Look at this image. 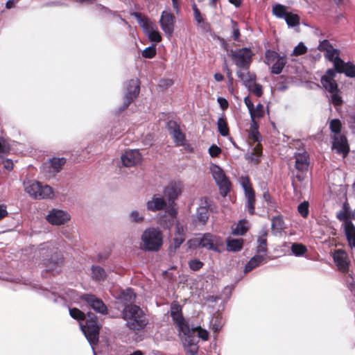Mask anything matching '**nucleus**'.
<instances>
[{
    "label": "nucleus",
    "mask_w": 355,
    "mask_h": 355,
    "mask_svg": "<svg viewBox=\"0 0 355 355\" xmlns=\"http://www.w3.org/2000/svg\"><path fill=\"white\" fill-rule=\"evenodd\" d=\"M122 318L125 321V326L132 331H139L145 328L148 320L144 311L135 304L125 306L122 312Z\"/></svg>",
    "instance_id": "obj_1"
},
{
    "label": "nucleus",
    "mask_w": 355,
    "mask_h": 355,
    "mask_svg": "<svg viewBox=\"0 0 355 355\" xmlns=\"http://www.w3.org/2000/svg\"><path fill=\"white\" fill-rule=\"evenodd\" d=\"M37 253L42 257V265L47 271H53L56 269L62 259V256L58 252V249L49 242L41 244Z\"/></svg>",
    "instance_id": "obj_2"
},
{
    "label": "nucleus",
    "mask_w": 355,
    "mask_h": 355,
    "mask_svg": "<svg viewBox=\"0 0 355 355\" xmlns=\"http://www.w3.org/2000/svg\"><path fill=\"white\" fill-rule=\"evenodd\" d=\"M80 326L87 340L92 346V350L94 351L93 345L97 344L98 342L100 330V325L98 324L96 315L93 313L88 312L85 324L83 325L80 322ZM94 354H95V352H94Z\"/></svg>",
    "instance_id": "obj_3"
},
{
    "label": "nucleus",
    "mask_w": 355,
    "mask_h": 355,
    "mask_svg": "<svg viewBox=\"0 0 355 355\" xmlns=\"http://www.w3.org/2000/svg\"><path fill=\"white\" fill-rule=\"evenodd\" d=\"M162 233L155 227L147 228L142 233V249L146 251H158L162 245Z\"/></svg>",
    "instance_id": "obj_4"
},
{
    "label": "nucleus",
    "mask_w": 355,
    "mask_h": 355,
    "mask_svg": "<svg viewBox=\"0 0 355 355\" xmlns=\"http://www.w3.org/2000/svg\"><path fill=\"white\" fill-rule=\"evenodd\" d=\"M189 247L196 245L208 250L219 252L220 248L223 245V240L221 237L211 233H205L200 237L196 238L188 241Z\"/></svg>",
    "instance_id": "obj_5"
},
{
    "label": "nucleus",
    "mask_w": 355,
    "mask_h": 355,
    "mask_svg": "<svg viewBox=\"0 0 355 355\" xmlns=\"http://www.w3.org/2000/svg\"><path fill=\"white\" fill-rule=\"evenodd\" d=\"M25 191L35 199L51 198L53 196L52 188L35 180H28L24 183Z\"/></svg>",
    "instance_id": "obj_6"
},
{
    "label": "nucleus",
    "mask_w": 355,
    "mask_h": 355,
    "mask_svg": "<svg viewBox=\"0 0 355 355\" xmlns=\"http://www.w3.org/2000/svg\"><path fill=\"white\" fill-rule=\"evenodd\" d=\"M178 331L187 354L196 355L198 349V339L196 336V329H191L187 324Z\"/></svg>",
    "instance_id": "obj_7"
},
{
    "label": "nucleus",
    "mask_w": 355,
    "mask_h": 355,
    "mask_svg": "<svg viewBox=\"0 0 355 355\" xmlns=\"http://www.w3.org/2000/svg\"><path fill=\"white\" fill-rule=\"evenodd\" d=\"M254 53L248 47L231 50L230 57L239 69H249L252 61Z\"/></svg>",
    "instance_id": "obj_8"
},
{
    "label": "nucleus",
    "mask_w": 355,
    "mask_h": 355,
    "mask_svg": "<svg viewBox=\"0 0 355 355\" xmlns=\"http://www.w3.org/2000/svg\"><path fill=\"white\" fill-rule=\"evenodd\" d=\"M335 71L329 69L321 78V84L324 88L331 94V101L335 105L342 103L341 97L338 94V85L335 80Z\"/></svg>",
    "instance_id": "obj_9"
},
{
    "label": "nucleus",
    "mask_w": 355,
    "mask_h": 355,
    "mask_svg": "<svg viewBox=\"0 0 355 355\" xmlns=\"http://www.w3.org/2000/svg\"><path fill=\"white\" fill-rule=\"evenodd\" d=\"M209 171L218 187L220 193L224 197L226 196L230 191L231 182L224 171L215 164H210Z\"/></svg>",
    "instance_id": "obj_10"
},
{
    "label": "nucleus",
    "mask_w": 355,
    "mask_h": 355,
    "mask_svg": "<svg viewBox=\"0 0 355 355\" xmlns=\"http://www.w3.org/2000/svg\"><path fill=\"white\" fill-rule=\"evenodd\" d=\"M140 92V81L139 79H131L128 81L126 86V91L124 95V102L123 106L120 107V111L128 108L129 105L135 101Z\"/></svg>",
    "instance_id": "obj_11"
},
{
    "label": "nucleus",
    "mask_w": 355,
    "mask_h": 355,
    "mask_svg": "<svg viewBox=\"0 0 355 355\" xmlns=\"http://www.w3.org/2000/svg\"><path fill=\"white\" fill-rule=\"evenodd\" d=\"M166 126L175 146H184L187 142L186 136L181 130L180 125L175 121H169Z\"/></svg>",
    "instance_id": "obj_12"
},
{
    "label": "nucleus",
    "mask_w": 355,
    "mask_h": 355,
    "mask_svg": "<svg viewBox=\"0 0 355 355\" xmlns=\"http://www.w3.org/2000/svg\"><path fill=\"white\" fill-rule=\"evenodd\" d=\"M80 299L85 302L96 312L103 315L107 313V308L104 302L93 294H83Z\"/></svg>",
    "instance_id": "obj_13"
},
{
    "label": "nucleus",
    "mask_w": 355,
    "mask_h": 355,
    "mask_svg": "<svg viewBox=\"0 0 355 355\" xmlns=\"http://www.w3.org/2000/svg\"><path fill=\"white\" fill-rule=\"evenodd\" d=\"M70 218L71 216L67 211L58 209H52L46 216V220L53 225H64Z\"/></svg>",
    "instance_id": "obj_14"
},
{
    "label": "nucleus",
    "mask_w": 355,
    "mask_h": 355,
    "mask_svg": "<svg viewBox=\"0 0 355 355\" xmlns=\"http://www.w3.org/2000/svg\"><path fill=\"white\" fill-rule=\"evenodd\" d=\"M175 21V17L170 11L164 10L162 12L159 19L160 26L168 37H171L174 31Z\"/></svg>",
    "instance_id": "obj_15"
},
{
    "label": "nucleus",
    "mask_w": 355,
    "mask_h": 355,
    "mask_svg": "<svg viewBox=\"0 0 355 355\" xmlns=\"http://www.w3.org/2000/svg\"><path fill=\"white\" fill-rule=\"evenodd\" d=\"M182 306L178 302H173L171 305V316L178 329L189 324L182 315Z\"/></svg>",
    "instance_id": "obj_16"
},
{
    "label": "nucleus",
    "mask_w": 355,
    "mask_h": 355,
    "mask_svg": "<svg viewBox=\"0 0 355 355\" xmlns=\"http://www.w3.org/2000/svg\"><path fill=\"white\" fill-rule=\"evenodd\" d=\"M183 189V184L180 181H173L164 188V196L168 200L174 201L181 194Z\"/></svg>",
    "instance_id": "obj_17"
},
{
    "label": "nucleus",
    "mask_w": 355,
    "mask_h": 355,
    "mask_svg": "<svg viewBox=\"0 0 355 355\" xmlns=\"http://www.w3.org/2000/svg\"><path fill=\"white\" fill-rule=\"evenodd\" d=\"M141 155L138 150H129L121 156V162L123 166L132 167L141 162Z\"/></svg>",
    "instance_id": "obj_18"
},
{
    "label": "nucleus",
    "mask_w": 355,
    "mask_h": 355,
    "mask_svg": "<svg viewBox=\"0 0 355 355\" xmlns=\"http://www.w3.org/2000/svg\"><path fill=\"white\" fill-rule=\"evenodd\" d=\"M333 259L340 271L343 272L348 271L349 260L347 254L345 251L342 250H336Z\"/></svg>",
    "instance_id": "obj_19"
},
{
    "label": "nucleus",
    "mask_w": 355,
    "mask_h": 355,
    "mask_svg": "<svg viewBox=\"0 0 355 355\" xmlns=\"http://www.w3.org/2000/svg\"><path fill=\"white\" fill-rule=\"evenodd\" d=\"M332 148L336 150L338 154H341L345 157L349 151V147L347 140L344 135H335L332 143Z\"/></svg>",
    "instance_id": "obj_20"
},
{
    "label": "nucleus",
    "mask_w": 355,
    "mask_h": 355,
    "mask_svg": "<svg viewBox=\"0 0 355 355\" xmlns=\"http://www.w3.org/2000/svg\"><path fill=\"white\" fill-rule=\"evenodd\" d=\"M167 203L164 197L159 195H154L151 200L146 202V208L150 211H157L164 209Z\"/></svg>",
    "instance_id": "obj_21"
},
{
    "label": "nucleus",
    "mask_w": 355,
    "mask_h": 355,
    "mask_svg": "<svg viewBox=\"0 0 355 355\" xmlns=\"http://www.w3.org/2000/svg\"><path fill=\"white\" fill-rule=\"evenodd\" d=\"M185 241V228L179 223L176 224L174 232V238L173 239L171 248H173L174 250L178 249Z\"/></svg>",
    "instance_id": "obj_22"
},
{
    "label": "nucleus",
    "mask_w": 355,
    "mask_h": 355,
    "mask_svg": "<svg viewBox=\"0 0 355 355\" xmlns=\"http://www.w3.org/2000/svg\"><path fill=\"white\" fill-rule=\"evenodd\" d=\"M339 73H345L346 76L355 78V65L350 62H345L342 60V63L338 64L335 69H333Z\"/></svg>",
    "instance_id": "obj_23"
},
{
    "label": "nucleus",
    "mask_w": 355,
    "mask_h": 355,
    "mask_svg": "<svg viewBox=\"0 0 355 355\" xmlns=\"http://www.w3.org/2000/svg\"><path fill=\"white\" fill-rule=\"evenodd\" d=\"M196 217L199 223L205 225L207 223L209 217V209L207 201L202 202L198 207Z\"/></svg>",
    "instance_id": "obj_24"
},
{
    "label": "nucleus",
    "mask_w": 355,
    "mask_h": 355,
    "mask_svg": "<svg viewBox=\"0 0 355 355\" xmlns=\"http://www.w3.org/2000/svg\"><path fill=\"white\" fill-rule=\"evenodd\" d=\"M91 279L95 282H104L107 277V273L103 268L97 265H92L91 266L90 272Z\"/></svg>",
    "instance_id": "obj_25"
},
{
    "label": "nucleus",
    "mask_w": 355,
    "mask_h": 355,
    "mask_svg": "<svg viewBox=\"0 0 355 355\" xmlns=\"http://www.w3.org/2000/svg\"><path fill=\"white\" fill-rule=\"evenodd\" d=\"M241 70L242 69L237 70L236 76L241 80H242L243 84L246 87L250 89L252 83L256 80V75L250 73L249 69L243 70L244 71H242Z\"/></svg>",
    "instance_id": "obj_26"
},
{
    "label": "nucleus",
    "mask_w": 355,
    "mask_h": 355,
    "mask_svg": "<svg viewBox=\"0 0 355 355\" xmlns=\"http://www.w3.org/2000/svg\"><path fill=\"white\" fill-rule=\"evenodd\" d=\"M345 234L351 248H355V227L350 220L345 222Z\"/></svg>",
    "instance_id": "obj_27"
},
{
    "label": "nucleus",
    "mask_w": 355,
    "mask_h": 355,
    "mask_svg": "<svg viewBox=\"0 0 355 355\" xmlns=\"http://www.w3.org/2000/svg\"><path fill=\"white\" fill-rule=\"evenodd\" d=\"M340 51L334 47L327 50L324 52L325 58L330 62H332L334 66V69L338 66L339 63H342V59L339 57Z\"/></svg>",
    "instance_id": "obj_28"
},
{
    "label": "nucleus",
    "mask_w": 355,
    "mask_h": 355,
    "mask_svg": "<svg viewBox=\"0 0 355 355\" xmlns=\"http://www.w3.org/2000/svg\"><path fill=\"white\" fill-rule=\"evenodd\" d=\"M284 228V221L281 216H273L271 218V229L274 234H280Z\"/></svg>",
    "instance_id": "obj_29"
},
{
    "label": "nucleus",
    "mask_w": 355,
    "mask_h": 355,
    "mask_svg": "<svg viewBox=\"0 0 355 355\" xmlns=\"http://www.w3.org/2000/svg\"><path fill=\"white\" fill-rule=\"evenodd\" d=\"M295 168L301 171L307 170L309 166V156L306 153H299L295 157Z\"/></svg>",
    "instance_id": "obj_30"
},
{
    "label": "nucleus",
    "mask_w": 355,
    "mask_h": 355,
    "mask_svg": "<svg viewBox=\"0 0 355 355\" xmlns=\"http://www.w3.org/2000/svg\"><path fill=\"white\" fill-rule=\"evenodd\" d=\"M265 260L263 255L257 254L250 259L245 266V273L249 272L256 267L259 266Z\"/></svg>",
    "instance_id": "obj_31"
},
{
    "label": "nucleus",
    "mask_w": 355,
    "mask_h": 355,
    "mask_svg": "<svg viewBox=\"0 0 355 355\" xmlns=\"http://www.w3.org/2000/svg\"><path fill=\"white\" fill-rule=\"evenodd\" d=\"M261 148L259 144H257L251 152L245 155V159L249 162L257 164L259 162L261 155Z\"/></svg>",
    "instance_id": "obj_32"
},
{
    "label": "nucleus",
    "mask_w": 355,
    "mask_h": 355,
    "mask_svg": "<svg viewBox=\"0 0 355 355\" xmlns=\"http://www.w3.org/2000/svg\"><path fill=\"white\" fill-rule=\"evenodd\" d=\"M267 230H262L261 235L257 239L258 245L257 246V252L263 253L264 254L267 252Z\"/></svg>",
    "instance_id": "obj_33"
},
{
    "label": "nucleus",
    "mask_w": 355,
    "mask_h": 355,
    "mask_svg": "<svg viewBox=\"0 0 355 355\" xmlns=\"http://www.w3.org/2000/svg\"><path fill=\"white\" fill-rule=\"evenodd\" d=\"M286 64V59L284 56H281L277 58L275 62L272 64L270 71L273 74H280Z\"/></svg>",
    "instance_id": "obj_34"
},
{
    "label": "nucleus",
    "mask_w": 355,
    "mask_h": 355,
    "mask_svg": "<svg viewBox=\"0 0 355 355\" xmlns=\"http://www.w3.org/2000/svg\"><path fill=\"white\" fill-rule=\"evenodd\" d=\"M243 239H227V249L231 252H238L243 246Z\"/></svg>",
    "instance_id": "obj_35"
},
{
    "label": "nucleus",
    "mask_w": 355,
    "mask_h": 355,
    "mask_svg": "<svg viewBox=\"0 0 355 355\" xmlns=\"http://www.w3.org/2000/svg\"><path fill=\"white\" fill-rule=\"evenodd\" d=\"M246 198L245 209L251 215L255 213V193L254 192L248 191V194H245Z\"/></svg>",
    "instance_id": "obj_36"
},
{
    "label": "nucleus",
    "mask_w": 355,
    "mask_h": 355,
    "mask_svg": "<svg viewBox=\"0 0 355 355\" xmlns=\"http://www.w3.org/2000/svg\"><path fill=\"white\" fill-rule=\"evenodd\" d=\"M144 33L151 42L158 43L162 40V36L155 24L150 27L149 29H147Z\"/></svg>",
    "instance_id": "obj_37"
},
{
    "label": "nucleus",
    "mask_w": 355,
    "mask_h": 355,
    "mask_svg": "<svg viewBox=\"0 0 355 355\" xmlns=\"http://www.w3.org/2000/svg\"><path fill=\"white\" fill-rule=\"evenodd\" d=\"M136 298V295L132 288H126L125 290L123 291L120 295L119 299L125 302H130L132 303L135 301Z\"/></svg>",
    "instance_id": "obj_38"
},
{
    "label": "nucleus",
    "mask_w": 355,
    "mask_h": 355,
    "mask_svg": "<svg viewBox=\"0 0 355 355\" xmlns=\"http://www.w3.org/2000/svg\"><path fill=\"white\" fill-rule=\"evenodd\" d=\"M135 16L144 32H145L147 29H149V28L154 24L147 17L142 16L140 13H135Z\"/></svg>",
    "instance_id": "obj_39"
},
{
    "label": "nucleus",
    "mask_w": 355,
    "mask_h": 355,
    "mask_svg": "<svg viewBox=\"0 0 355 355\" xmlns=\"http://www.w3.org/2000/svg\"><path fill=\"white\" fill-rule=\"evenodd\" d=\"M217 127L219 133L223 136H227L229 135V128L226 121V119L224 117L218 118L217 121Z\"/></svg>",
    "instance_id": "obj_40"
},
{
    "label": "nucleus",
    "mask_w": 355,
    "mask_h": 355,
    "mask_svg": "<svg viewBox=\"0 0 355 355\" xmlns=\"http://www.w3.org/2000/svg\"><path fill=\"white\" fill-rule=\"evenodd\" d=\"M288 12L286 7L282 4L277 3L272 6V14L278 18H284Z\"/></svg>",
    "instance_id": "obj_41"
},
{
    "label": "nucleus",
    "mask_w": 355,
    "mask_h": 355,
    "mask_svg": "<svg viewBox=\"0 0 355 355\" xmlns=\"http://www.w3.org/2000/svg\"><path fill=\"white\" fill-rule=\"evenodd\" d=\"M223 324L224 322L223 318L220 315L213 317L210 322L211 329L215 333H218L222 329Z\"/></svg>",
    "instance_id": "obj_42"
},
{
    "label": "nucleus",
    "mask_w": 355,
    "mask_h": 355,
    "mask_svg": "<svg viewBox=\"0 0 355 355\" xmlns=\"http://www.w3.org/2000/svg\"><path fill=\"white\" fill-rule=\"evenodd\" d=\"M280 57L279 54L272 50H266L265 52L264 62L268 66L272 65L275 60Z\"/></svg>",
    "instance_id": "obj_43"
},
{
    "label": "nucleus",
    "mask_w": 355,
    "mask_h": 355,
    "mask_svg": "<svg viewBox=\"0 0 355 355\" xmlns=\"http://www.w3.org/2000/svg\"><path fill=\"white\" fill-rule=\"evenodd\" d=\"M284 19L289 27H294L299 24V17L292 12H288Z\"/></svg>",
    "instance_id": "obj_44"
},
{
    "label": "nucleus",
    "mask_w": 355,
    "mask_h": 355,
    "mask_svg": "<svg viewBox=\"0 0 355 355\" xmlns=\"http://www.w3.org/2000/svg\"><path fill=\"white\" fill-rule=\"evenodd\" d=\"M264 115V107L261 103H258L256 107H254V112L252 115H250V118L253 123H255V119H259Z\"/></svg>",
    "instance_id": "obj_45"
},
{
    "label": "nucleus",
    "mask_w": 355,
    "mask_h": 355,
    "mask_svg": "<svg viewBox=\"0 0 355 355\" xmlns=\"http://www.w3.org/2000/svg\"><path fill=\"white\" fill-rule=\"evenodd\" d=\"M66 162V159L61 157V158H53L51 160V166L53 168L54 172H59L60 168Z\"/></svg>",
    "instance_id": "obj_46"
},
{
    "label": "nucleus",
    "mask_w": 355,
    "mask_h": 355,
    "mask_svg": "<svg viewBox=\"0 0 355 355\" xmlns=\"http://www.w3.org/2000/svg\"><path fill=\"white\" fill-rule=\"evenodd\" d=\"M305 245L301 243H293L291 245V251L295 256H302L306 252Z\"/></svg>",
    "instance_id": "obj_47"
},
{
    "label": "nucleus",
    "mask_w": 355,
    "mask_h": 355,
    "mask_svg": "<svg viewBox=\"0 0 355 355\" xmlns=\"http://www.w3.org/2000/svg\"><path fill=\"white\" fill-rule=\"evenodd\" d=\"M240 184L242 188L244 190L245 194H248V191L249 192H254L253 189L252 188L250 180L247 176H242L240 178Z\"/></svg>",
    "instance_id": "obj_48"
},
{
    "label": "nucleus",
    "mask_w": 355,
    "mask_h": 355,
    "mask_svg": "<svg viewBox=\"0 0 355 355\" xmlns=\"http://www.w3.org/2000/svg\"><path fill=\"white\" fill-rule=\"evenodd\" d=\"M249 139L254 142H259L261 140V136L258 131L257 127L255 123L251 125V130L249 132Z\"/></svg>",
    "instance_id": "obj_49"
},
{
    "label": "nucleus",
    "mask_w": 355,
    "mask_h": 355,
    "mask_svg": "<svg viewBox=\"0 0 355 355\" xmlns=\"http://www.w3.org/2000/svg\"><path fill=\"white\" fill-rule=\"evenodd\" d=\"M130 220L132 223H140L144 220V216L137 210L132 211L129 214Z\"/></svg>",
    "instance_id": "obj_50"
},
{
    "label": "nucleus",
    "mask_w": 355,
    "mask_h": 355,
    "mask_svg": "<svg viewBox=\"0 0 355 355\" xmlns=\"http://www.w3.org/2000/svg\"><path fill=\"white\" fill-rule=\"evenodd\" d=\"M69 311L70 316L78 321L83 320L85 318V313L77 308H69Z\"/></svg>",
    "instance_id": "obj_51"
},
{
    "label": "nucleus",
    "mask_w": 355,
    "mask_h": 355,
    "mask_svg": "<svg viewBox=\"0 0 355 355\" xmlns=\"http://www.w3.org/2000/svg\"><path fill=\"white\" fill-rule=\"evenodd\" d=\"M248 230V227L245 225V222L242 220L239 221L236 227L233 230L232 234L234 235H244Z\"/></svg>",
    "instance_id": "obj_52"
},
{
    "label": "nucleus",
    "mask_w": 355,
    "mask_h": 355,
    "mask_svg": "<svg viewBox=\"0 0 355 355\" xmlns=\"http://www.w3.org/2000/svg\"><path fill=\"white\" fill-rule=\"evenodd\" d=\"M189 267L193 271H198L204 266L203 262L198 259H192L189 261Z\"/></svg>",
    "instance_id": "obj_53"
},
{
    "label": "nucleus",
    "mask_w": 355,
    "mask_h": 355,
    "mask_svg": "<svg viewBox=\"0 0 355 355\" xmlns=\"http://www.w3.org/2000/svg\"><path fill=\"white\" fill-rule=\"evenodd\" d=\"M307 48L306 46L302 43L300 42L298 45H297L292 53V55L298 56L303 55L306 53Z\"/></svg>",
    "instance_id": "obj_54"
},
{
    "label": "nucleus",
    "mask_w": 355,
    "mask_h": 355,
    "mask_svg": "<svg viewBox=\"0 0 355 355\" xmlns=\"http://www.w3.org/2000/svg\"><path fill=\"white\" fill-rule=\"evenodd\" d=\"M329 128L335 134H339L341 129V123L338 119H333L330 121Z\"/></svg>",
    "instance_id": "obj_55"
},
{
    "label": "nucleus",
    "mask_w": 355,
    "mask_h": 355,
    "mask_svg": "<svg viewBox=\"0 0 355 355\" xmlns=\"http://www.w3.org/2000/svg\"><path fill=\"white\" fill-rule=\"evenodd\" d=\"M248 89L257 97H260L263 94L262 86L260 84L255 83V81L252 83L250 89Z\"/></svg>",
    "instance_id": "obj_56"
},
{
    "label": "nucleus",
    "mask_w": 355,
    "mask_h": 355,
    "mask_svg": "<svg viewBox=\"0 0 355 355\" xmlns=\"http://www.w3.org/2000/svg\"><path fill=\"white\" fill-rule=\"evenodd\" d=\"M298 212L304 218H306L309 214V202L304 201L300 203L297 207Z\"/></svg>",
    "instance_id": "obj_57"
},
{
    "label": "nucleus",
    "mask_w": 355,
    "mask_h": 355,
    "mask_svg": "<svg viewBox=\"0 0 355 355\" xmlns=\"http://www.w3.org/2000/svg\"><path fill=\"white\" fill-rule=\"evenodd\" d=\"M156 52L155 46H150L142 51V56L146 58H153L156 55Z\"/></svg>",
    "instance_id": "obj_58"
},
{
    "label": "nucleus",
    "mask_w": 355,
    "mask_h": 355,
    "mask_svg": "<svg viewBox=\"0 0 355 355\" xmlns=\"http://www.w3.org/2000/svg\"><path fill=\"white\" fill-rule=\"evenodd\" d=\"M192 9H193V15H194V18H195V20L196 21V22L199 24H202L204 22V19L199 10V9L198 8L197 6L196 3H193L192 5Z\"/></svg>",
    "instance_id": "obj_59"
},
{
    "label": "nucleus",
    "mask_w": 355,
    "mask_h": 355,
    "mask_svg": "<svg viewBox=\"0 0 355 355\" xmlns=\"http://www.w3.org/2000/svg\"><path fill=\"white\" fill-rule=\"evenodd\" d=\"M191 329H196V333L198 332V338H200L203 340L208 339L209 334L207 330L202 329L200 326L192 327Z\"/></svg>",
    "instance_id": "obj_60"
},
{
    "label": "nucleus",
    "mask_w": 355,
    "mask_h": 355,
    "mask_svg": "<svg viewBox=\"0 0 355 355\" xmlns=\"http://www.w3.org/2000/svg\"><path fill=\"white\" fill-rule=\"evenodd\" d=\"M346 284L347 288L350 290L352 293L355 296V282L354 278L352 276L346 277Z\"/></svg>",
    "instance_id": "obj_61"
},
{
    "label": "nucleus",
    "mask_w": 355,
    "mask_h": 355,
    "mask_svg": "<svg viewBox=\"0 0 355 355\" xmlns=\"http://www.w3.org/2000/svg\"><path fill=\"white\" fill-rule=\"evenodd\" d=\"M333 46L327 40H324L322 42H320L318 45V49L322 52H325L327 50L330 49L332 48Z\"/></svg>",
    "instance_id": "obj_62"
},
{
    "label": "nucleus",
    "mask_w": 355,
    "mask_h": 355,
    "mask_svg": "<svg viewBox=\"0 0 355 355\" xmlns=\"http://www.w3.org/2000/svg\"><path fill=\"white\" fill-rule=\"evenodd\" d=\"M209 153L211 157H218L221 153V149L215 144L211 145L209 148Z\"/></svg>",
    "instance_id": "obj_63"
},
{
    "label": "nucleus",
    "mask_w": 355,
    "mask_h": 355,
    "mask_svg": "<svg viewBox=\"0 0 355 355\" xmlns=\"http://www.w3.org/2000/svg\"><path fill=\"white\" fill-rule=\"evenodd\" d=\"M349 128L355 132V114H350L347 119Z\"/></svg>",
    "instance_id": "obj_64"
}]
</instances>
